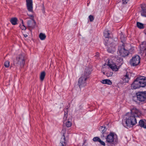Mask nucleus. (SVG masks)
Wrapping results in <instances>:
<instances>
[{
  "mask_svg": "<svg viewBox=\"0 0 146 146\" xmlns=\"http://www.w3.org/2000/svg\"><path fill=\"white\" fill-rule=\"evenodd\" d=\"M129 115L126 118L125 125L127 127H132L137 123L135 117L137 116L138 110L133 108L131 110Z\"/></svg>",
  "mask_w": 146,
  "mask_h": 146,
  "instance_id": "obj_1",
  "label": "nucleus"
},
{
  "mask_svg": "<svg viewBox=\"0 0 146 146\" xmlns=\"http://www.w3.org/2000/svg\"><path fill=\"white\" fill-rule=\"evenodd\" d=\"M65 124L67 127H70L72 125V123L70 121L68 120L66 122Z\"/></svg>",
  "mask_w": 146,
  "mask_h": 146,
  "instance_id": "obj_27",
  "label": "nucleus"
},
{
  "mask_svg": "<svg viewBox=\"0 0 146 146\" xmlns=\"http://www.w3.org/2000/svg\"><path fill=\"white\" fill-rule=\"evenodd\" d=\"M91 69L87 68H86L84 71V74L82 76H83L84 78H86V79H88L89 77V76L91 73Z\"/></svg>",
  "mask_w": 146,
  "mask_h": 146,
  "instance_id": "obj_12",
  "label": "nucleus"
},
{
  "mask_svg": "<svg viewBox=\"0 0 146 146\" xmlns=\"http://www.w3.org/2000/svg\"><path fill=\"white\" fill-rule=\"evenodd\" d=\"M27 7L28 10L31 12H33L32 0H26Z\"/></svg>",
  "mask_w": 146,
  "mask_h": 146,
  "instance_id": "obj_11",
  "label": "nucleus"
},
{
  "mask_svg": "<svg viewBox=\"0 0 146 146\" xmlns=\"http://www.w3.org/2000/svg\"><path fill=\"white\" fill-rule=\"evenodd\" d=\"M24 36L25 37H27V35H24Z\"/></svg>",
  "mask_w": 146,
  "mask_h": 146,
  "instance_id": "obj_41",
  "label": "nucleus"
},
{
  "mask_svg": "<svg viewBox=\"0 0 146 146\" xmlns=\"http://www.w3.org/2000/svg\"><path fill=\"white\" fill-rule=\"evenodd\" d=\"M109 40H106L105 44L106 45L108 46L107 49L108 52L112 53L115 50V44L113 42H110L113 40L112 38H110Z\"/></svg>",
  "mask_w": 146,
  "mask_h": 146,
  "instance_id": "obj_7",
  "label": "nucleus"
},
{
  "mask_svg": "<svg viewBox=\"0 0 146 146\" xmlns=\"http://www.w3.org/2000/svg\"><path fill=\"white\" fill-rule=\"evenodd\" d=\"M21 21L22 25H20V27L22 30H25L26 29V27L24 25L23 21L22 19H21Z\"/></svg>",
  "mask_w": 146,
  "mask_h": 146,
  "instance_id": "obj_26",
  "label": "nucleus"
},
{
  "mask_svg": "<svg viewBox=\"0 0 146 146\" xmlns=\"http://www.w3.org/2000/svg\"><path fill=\"white\" fill-rule=\"evenodd\" d=\"M10 62L9 61H6L4 63V66L6 68H8L9 66Z\"/></svg>",
  "mask_w": 146,
  "mask_h": 146,
  "instance_id": "obj_29",
  "label": "nucleus"
},
{
  "mask_svg": "<svg viewBox=\"0 0 146 146\" xmlns=\"http://www.w3.org/2000/svg\"><path fill=\"white\" fill-rule=\"evenodd\" d=\"M28 15L29 16V17H31L32 18V19H33V17H34V16H33V15H28ZM32 19V18L31 19Z\"/></svg>",
  "mask_w": 146,
  "mask_h": 146,
  "instance_id": "obj_36",
  "label": "nucleus"
},
{
  "mask_svg": "<svg viewBox=\"0 0 146 146\" xmlns=\"http://www.w3.org/2000/svg\"><path fill=\"white\" fill-rule=\"evenodd\" d=\"M100 139L98 137H94L93 139V140L95 142H98L100 141Z\"/></svg>",
  "mask_w": 146,
  "mask_h": 146,
  "instance_id": "obj_30",
  "label": "nucleus"
},
{
  "mask_svg": "<svg viewBox=\"0 0 146 146\" xmlns=\"http://www.w3.org/2000/svg\"><path fill=\"white\" fill-rule=\"evenodd\" d=\"M102 82L103 84H106L109 85H111L112 84V82L109 79H106L103 80Z\"/></svg>",
  "mask_w": 146,
  "mask_h": 146,
  "instance_id": "obj_21",
  "label": "nucleus"
},
{
  "mask_svg": "<svg viewBox=\"0 0 146 146\" xmlns=\"http://www.w3.org/2000/svg\"><path fill=\"white\" fill-rule=\"evenodd\" d=\"M140 58L139 55L133 56L130 60L129 63L131 66H136L140 63Z\"/></svg>",
  "mask_w": 146,
  "mask_h": 146,
  "instance_id": "obj_8",
  "label": "nucleus"
},
{
  "mask_svg": "<svg viewBox=\"0 0 146 146\" xmlns=\"http://www.w3.org/2000/svg\"><path fill=\"white\" fill-rule=\"evenodd\" d=\"M144 32L146 35V29L144 30Z\"/></svg>",
  "mask_w": 146,
  "mask_h": 146,
  "instance_id": "obj_37",
  "label": "nucleus"
},
{
  "mask_svg": "<svg viewBox=\"0 0 146 146\" xmlns=\"http://www.w3.org/2000/svg\"><path fill=\"white\" fill-rule=\"evenodd\" d=\"M114 133L113 132H110L109 134L105 136L107 145L108 146H113L117 143V139L114 138Z\"/></svg>",
  "mask_w": 146,
  "mask_h": 146,
  "instance_id": "obj_3",
  "label": "nucleus"
},
{
  "mask_svg": "<svg viewBox=\"0 0 146 146\" xmlns=\"http://www.w3.org/2000/svg\"><path fill=\"white\" fill-rule=\"evenodd\" d=\"M25 56L23 54H20L16 58V60L14 62V64L16 66H20L22 67L25 64Z\"/></svg>",
  "mask_w": 146,
  "mask_h": 146,
  "instance_id": "obj_5",
  "label": "nucleus"
},
{
  "mask_svg": "<svg viewBox=\"0 0 146 146\" xmlns=\"http://www.w3.org/2000/svg\"><path fill=\"white\" fill-rule=\"evenodd\" d=\"M100 56L99 53L98 52H96V55L95 56V57H98Z\"/></svg>",
  "mask_w": 146,
  "mask_h": 146,
  "instance_id": "obj_35",
  "label": "nucleus"
},
{
  "mask_svg": "<svg viewBox=\"0 0 146 146\" xmlns=\"http://www.w3.org/2000/svg\"><path fill=\"white\" fill-rule=\"evenodd\" d=\"M123 3L124 4H125L127 3L129 0H122Z\"/></svg>",
  "mask_w": 146,
  "mask_h": 146,
  "instance_id": "obj_34",
  "label": "nucleus"
},
{
  "mask_svg": "<svg viewBox=\"0 0 146 146\" xmlns=\"http://www.w3.org/2000/svg\"><path fill=\"white\" fill-rule=\"evenodd\" d=\"M87 79L86 78H84L83 76H81L79 78L78 83L80 88L84 87L86 86V81Z\"/></svg>",
  "mask_w": 146,
  "mask_h": 146,
  "instance_id": "obj_10",
  "label": "nucleus"
},
{
  "mask_svg": "<svg viewBox=\"0 0 146 146\" xmlns=\"http://www.w3.org/2000/svg\"><path fill=\"white\" fill-rule=\"evenodd\" d=\"M116 64L114 62L111 63L109 62L108 65L113 71H116L119 69V66L123 64V59L120 57H118L116 60Z\"/></svg>",
  "mask_w": 146,
  "mask_h": 146,
  "instance_id": "obj_4",
  "label": "nucleus"
},
{
  "mask_svg": "<svg viewBox=\"0 0 146 146\" xmlns=\"http://www.w3.org/2000/svg\"><path fill=\"white\" fill-rule=\"evenodd\" d=\"M120 39L121 40V42L123 43V44L124 43L123 42H125L126 38L123 35H121Z\"/></svg>",
  "mask_w": 146,
  "mask_h": 146,
  "instance_id": "obj_28",
  "label": "nucleus"
},
{
  "mask_svg": "<svg viewBox=\"0 0 146 146\" xmlns=\"http://www.w3.org/2000/svg\"><path fill=\"white\" fill-rule=\"evenodd\" d=\"M89 20L90 22L93 21L94 20V17L93 15H90L89 16Z\"/></svg>",
  "mask_w": 146,
  "mask_h": 146,
  "instance_id": "obj_32",
  "label": "nucleus"
},
{
  "mask_svg": "<svg viewBox=\"0 0 146 146\" xmlns=\"http://www.w3.org/2000/svg\"><path fill=\"white\" fill-rule=\"evenodd\" d=\"M99 142H100L101 145H102L105 146L106 145V144L104 143V142L101 141V139L100 140V141H99Z\"/></svg>",
  "mask_w": 146,
  "mask_h": 146,
  "instance_id": "obj_33",
  "label": "nucleus"
},
{
  "mask_svg": "<svg viewBox=\"0 0 146 146\" xmlns=\"http://www.w3.org/2000/svg\"><path fill=\"white\" fill-rule=\"evenodd\" d=\"M137 26L140 29H143L144 28L143 24L139 22H137Z\"/></svg>",
  "mask_w": 146,
  "mask_h": 146,
  "instance_id": "obj_23",
  "label": "nucleus"
},
{
  "mask_svg": "<svg viewBox=\"0 0 146 146\" xmlns=\"http://www.w3.org/2000/svg\"><path fill=\"white\" fill-rule=\"evenodd\" d=\"M131 75L129 73L127 72L125 75L122 78L123 83L128 82L129 80L130 79Z\"/></svg>",
  "mask_w": 146,
  "mask_h": 146,
  "instance_id": "obj_14",
  "label": "nucleus"
},
{
  "mask_svg": "<svg viewBox=\"0 0 146 146\" xmlns=\"http://www.w3.org/2000/svg\"><path fill=\"white\" fill-rule=\"evenodd\" d=\"M109 35L110 33H109L108 31H104V36L106 39V40H109V39H108V38H109Z\"/></svg>",
  "mask_w": 146,
  "mask_h": 146,
  "instance_id": "obj_22",
  "label": "nucleus"
},
{
  "mask_svg": "<svg viewBox=\"0 0 146 146\" xmlns=\"http://www.w3.org/2000/svg\"><path fill=\"white\" fill-rule=\"evenodd\" d=\"M107 129L105 126H101L99 128V130L102 133L101 135V137H105V135H107L106 133Z\"/></svg>",
  "mask_w": 146,
  "mask_h": 146,
  "instance_id": "obj_15",
  "label": "nucleus"
},
{
  "mask_svg": "<svg viewBox=\"0 0 146 146\" xmlns=\"http://www.w3.org/2000/svg\"><path fill=\"white\" fill-rule=\"evenodd\" d=\"M102 73L106 75V73L105 72H102Z\"/></svg>",
  "mask_w": 146,
  "mask_h": 146,
  "instance_id": "obj_38",
  "label": "nucleus"
},
{
  "mask_svg": "<svg viewBox=\"0 0 146 146\" xmlns=\"http://www.w3.org/2000/svg\"><path fill=\"white\" fill-rule=\"evenodd\" d=\"M17 19L16 17L12 18L10 20V21L12 25H15L17 24Z\"/></svg>",
  "mask_w": 146,
  "mask_h": 146,
  "instance_id": "obj_20",
  "label": "nucleus"
},
{
  "mask_svg": "<svg viewBox=\"0 0 146 146\" xmlns=\"http://www.w3.org/2000/svg\"><path fill=\"white\" fill-rule=\"evenodd\" d=\"M86 142V141H84V143H83V145Z\"/></svg>",
  "mask_w": 146,
  "mask_h": 146,
  "instance_id": "obj_42",
  "label": "nucleus"
},
{
  "mask_svg": "<svg viewBox=\"0 0 146 146\" xmlns=\"http://www.w3.org/2000/svg\"><path fill=\"white\" fill-rule=\"evenodd\" d=\"M45 76V72L44 71L42 72L40 75V79L41 81H42L44 79Z\"/></svg>",
  "mask_w": 146,
  "mask_h": 146,
  "instance_id": "obj_25",
  "label": "nucleus"
},
{
  "mask_svg": "<svg viewBox=\"0 0 146 146\" xmlns=\"http://www.w3.org/2000/svg\"><path fill=\"white\" fill-rule=\"evenodd\" d=\"M139 125L141 127L146 129V120L142 119L140 120L139 122Z\"/></svg>",
  "mask_w": 146,
  "mask_h": 146,
  "instance_id": "obj_18",
  "label": "nucleus"
},
{
  "mask_svg": "<svg viewBox=\"0 0 146 146\" xmlns=\"http://www.w3.org/2000/svg\"><path fill=\"white\" fill-rule=\"evenodd\" d=\"M144 52H145V55L146 56V48H145V49L144 50Z\"/></svg>",
  "mask_w": 146,
  "mask_h": 146,
  "instance_id": "obj_39",
  "label": "nucleus"
},
{
  "mask_svg": "<svg viewBox=\"0 0 146 146\" xmlns=\"http://www.w3.org/2000/svg\"><path fill=\"white\" fill-rule=\"evenodd\" d=\"M146 86V79L144 76L138 77L131 84V88L136 89L141 87H144Z\"/></svg>",
  "mask_w": 146,
  "mask_h": 146,
  "instance_id": "obj_2",
  "label": "nucleus"
},
{
  "mask_svg": "<svg viewBox=\"0 0 146 146\" xmlns=\"http://www.w3.org/2000/svg\"><path fill=\"white\" fill-rule=\"evenodd\" d=\"M66 141L65 139L64 133L62 136L60 140V142L59 146H66Z\"/></svg>",
  "mask_w": 146,
  "mask_h": 146,
  "instance_id": "obj_17",
  "label": "nucleus"
},
{
  "mask_svg": "<svg viewBox=\"0 0 146 146\" xmlns=\"http://www.w3.org/2000/svg\"><path fill=\"white\" fill-rule=\"evenodd\" d=\"M113 74V73L111 72H108L106 73V75L108 77L111 76Z\"/></svg>",
  "mask_w": 146,
  "mask_h": 146,
  "instance_id": "obj_31",
  "label": "nucleus"
},
{
  "mask_svg": "<svg viewBox=\"0 0 146 146\" xmlns=\"http://www.w3.org/2000/svg\"><path fill=\"white\" fill-rule=\"evenodd\" d=\"M32 20H29L27 22V25L31 29L34 28L36 25V22L33 19H31Z\"/></svg>",
  "mask_w": 146,
  "mask_h": 146,
  "instance_id": "obj_13",
  "label": "nucleus"
},
{
  "mask_svg": "<svg viewBox=\"0 0 146 146\" xmlns=\"http://www.w3.org/2000/svg\"><path fill=\"white\" fill-rule=\"evenodd\" d=\"M42 7H43V9L44 10V6L43 5H42Z\"/></svg>",
  "mask_w": 146,
  "mask_h": 146,
  "instance_id": "obj_40",
  "label": "nucleus"
},
{
  "mask_svg": "<svg viewBox=\"0 0 146 146\" xmlns=\"http://www.w3.org/2000/svg\"><path fill=\"white\" fill-rule=\"evenodd\" d=\"M125 46L126 44L123 43L122 45L118 46V51L119 55L121 57H125L128 56L129 53V51L125 48Z\"/></svg>",
  "mask_w": 146,
  "mask_h": 146,
  "instance_id": "obj_6",
  "label": "nucleus"
},
{
  "mask_svg": "<svg viewBox=\"0 0 146 146\" xmlns=\"http://www.w3.org/2000/svg\"><path fill=\"white\" fill-rule=\"evenodd\" d=\"M46 37L45 35L42 33H40L39 35L40 39L42 40H44L46 38Z\"/></svg>",
  "mask_w": 146,
  "mask_h": 146,
  "instance_id": "obj_24",
  "label": "nucleus"
},
{
  "mask_svg": "<svg viewBox=\"0 0 146 146\" xmlns=\"http://www.w3.org/2000/svg\"><path fill=\"white\" fill-rule=\"evenodd\" d=\"M136 95L138 100L141 102L146 101V91L138 92Z\"/></svg>",
  "mask_w": 146,
  "mask_h": 146,
  "instance_id": "obj_9",
  "label": "nucleus"
},
{
  "mask_svg": "<svg viewBox=\"0 0 146 146\" xmlns=\"http://www.w3.org/2000/svg\"><path fill=\"white\" fill-rule=\"evenodd\" d=\"M141 15L146 17V5L141 4Z\"/></svg>",
  "mask_w": 146,
  "mask_h": 146,
  "instance_id": "obj_16",
  "label": "nucleus"
},
{
  "mask_svg": "<svg viewBox=\"0 0 146 146\" xmlns=\"http://www.w3.org/2000/svg\"><path fill=\"white\" fill-rule=\"evenodd\" d=\"M68 108H66L64 109V115L63 117V123L65 122V121L67 119V117L68 115Z\"/></svg>",
  "mask_w": 146,
  "mask_h": 146,
  "instance_id": "obj_19",
  "label": "nucleus"
}]
</instances>
